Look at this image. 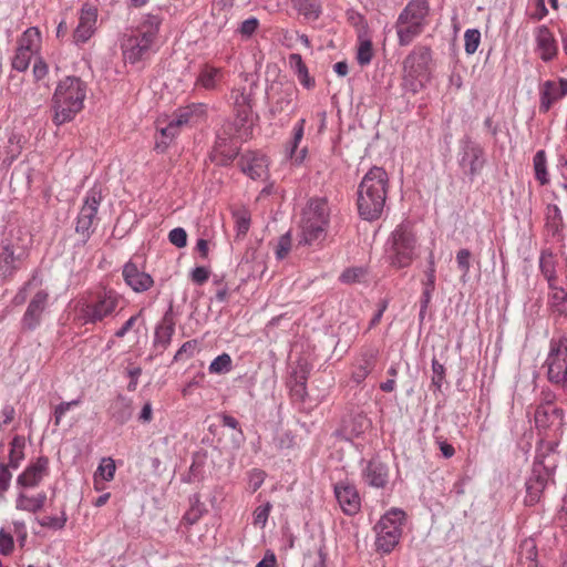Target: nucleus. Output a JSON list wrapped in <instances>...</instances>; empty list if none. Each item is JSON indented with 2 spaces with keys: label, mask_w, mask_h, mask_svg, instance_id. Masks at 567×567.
Returning <instances> with one entry per match:
<instances>
[{
  "label": "nucleus",
  "mask_w": 567,
  "mask_h": 567,
  "mask_svg": "<svg viewBox=\"0 0 567 567\" xmlns=\"http://www.w3.org/2000/svg\"><path fill=\"white\" fill-rule=\"evenodd\" d=\"M102 200L101 192L92 188L87 192L75 223V233L80 243L84 246L94 233V221L97 219V210Z\"/></svg>",
  "instance_id": "9b49d317"
},
{
  "label": "nucleus",
  "mask_w": 567,
  "mask_h": 567,
  "mask_svg": "<svg viewBox=\"0 0 567 567\" xmlns=\"http://www.w3.org/2000/svg\"><path fill=\"white\" fill-rule=\"evenodd\" d=\"M549 289L550 293L548 305L551 312L558 316L567 317V291L558 285L556 288Z\"/></svg>",
  "instance_id": "2f4dec72"
},
{
  "label": "nucleus",
  "mask_w": 567,
  "mask_h": 567,
  "mask_svg": "<svg viewBox=\"0 0 567 567\" xmlns=\"http://www.w3.org/2000/svg\"><path fill=\"white\" fill-rule=\"evenodd\" d=\"M548 381L567 394V334L554 336L545 360Z\"/></svg>",
  "instance_id": "6e6552de"
},
{
  "label": "nucleus",
  "mask_w": 567,
  "mask_h": 567,
  "mask_svg": "<svg viewBox=\"0 0 567 567\" xmlns=\"http://www.w3.org/2000/svg\"><path fill=\"white\" fill-rule=\"evenodd\" d=\"M196 348H197V341L196 340L186 341L178 349V351L176 352L174 359L177 361V360H182L184 358V355H186L187 358L193 357Z\"/></svg>",
  "instance_id": "bf43d9fd"
},
{
  "label": "nucleus",
  "mask_w": 567,
  "mask_h": 567,
  "mask_svg": "<svg viewBox=\"0 0 567 567\" xmlns=\"http://www.w3.org/2000/svg\"><path fill=\"white\" fill-rule=\"evenodd\" d=\"M557 400L556 393L550 390H543L540 393V402L536 408H547V406H556L555 402Z\"/></svg>",
  "instance_id": "338daca9"
},
{
  "label": "nucleus",
  "mask_w": 567,
  "mask_h": 567,
  "mask_svg": "<svg viewBox=\"0 0 567 567\" xmlns=\"http://www.w3.org/2000/svg\"><path fill=\"white\" fill-rule=\"evenodd\" d=\"M389 465L379 457H372L362 470L365 484L375 488H384L389 482Z\"/></svg>",
  "instance_id": "412c9836"
},
{
  "label": "nucleus",
  "mask_w": 567,
  "mask_h": 567,
  "mask_svg": "<svg viewBox=\"0 0 567 567\" xmlns=\"http://www.w3.org/2000/svg\"><path fill=\"white\" fill-rule=\"evenodd\" d=\"M472 254L468 249L463 248L457 251L456 255V262L461 271L463 272V276H466L470 271V260H471Z\"/></svg>",
  "instance_id": "6e6d98bb"
},
{
  "label": "nucleus",
  "mask_w": 567,
  "mask_h": 567,
  "mask_svg": "<svg viewBox=\"0 0 567 567\" xmlns=\"http://www.w3.org/2000/svg\"><path fill=\"white\" fill-rule=\"evenodd\" d=\"M432 384L440 390L445 379V368L436 358L432 359Z\"/></svg>",
  "instance_id": "8fccbe9b"
},
{
  "label": "nucleus",
  "mask_w": 567,
  "mask_h": 567,
  "mask_svg": "<svg viewBox=\"0 0 567 567\" xmlns=\"http://www.w3.org/2000/svg\"><path fill=\"white\" fill-rule=\"evenodd\" d=\"M373 58V48L370 40H363L360 42L357 53V61L361 66L370 64Z\"/></svg>",
  "instance_id": "79ce46f5"
},
{
  "label": "nucleus",
  "mask_w": 567,
  "mask_h": 567,
  "mask_svg": "<svg viewBox=\"0 0 567 567\" xmlns=\"http://www.w3.org/2000/svg\"><path fill=\"white\" fill-rule=\"evenodd\" d=\"M203 467H204V460L200 456L195 455L193 458V463L189 467L188 476L185 481L187 483H192L195 481H202L204 478Z\"/></svg>",
  "instance_id": "a18cd8bd"
},
{
  "label": "nucleus",
  "mask_w": 567,
  "mask_h": 567,
  "mask_svg": "<svg viewBox=\"0 0 567 567\" xmlns=\"http://www.w3.org/2000/svg\"><path fill=\"white\" fill-rule=\"evenodd\" d=\"M14 542L13 537L6 533L3 529H0V554L3 556H8L13 551Z\"/></svg>",
  "instance_id": "4d7b16f0"
},
{
  "label": "nucleus",
  "mask_w": 567,
  "mask_h": 567,
  "mask_svg": "<svg viewBox=\"0 0 567 567\" xmlns=\"http://www.w3.org/2000/svg\"><path fill=\"white\" fill-rule=\"evenodd\" d=\"M115 471H116V466H115L113 458H111V457L102 458L101 464L99 465L97 470L94 473L95 489H97V491L101 489V487L99 485L100 478H102L103 481L110 482L114 478Z\"/></svg>",
  "instance_id": "c9c22d12"
},
{
  "label": "nucleus",
  "mask_w": 567,
  "mask_h": 567,
  "mask_svg": "<svg viewBox=\"0 0 567 567\" xmlns=\"http://www.w3.org/2000/svg\"><path fill=\"white\" fill-rule=\"evenodd\" d=\"M272 508L271 503L267 502L264 505L258 506L254 511V525L259 526L260 528H264L267 524L270 511Z\"/></svg>",
  "instance_id": "49530a36"
},
{
  "label": "nucleus",
  "mask_w": 567,
  "mask_h": 567,
  "mask_svg": "<svg viewBox=\"0 0 567 567\" xmlns=\"http://www.w3.org/2000/svg\"><path fill=\"white\" fill-rule=\"evenodd\" d=\"M417 238L410 223L399 224L386 241L388 262L395 269L408 268L419 256Z\"/></svg>",
  "instance_id": "7ed1b4c3"
},
{
  "label": "nucleus",
  "mask_w": 567,
  "mask_h": 567,
  "mask_svg": "<svg viewBox=\"0 0 567 567\" xmlns=\"http://www.w3.org/2000/svg\"><path fill=\"white\" fill-rule=\"evenodd\" d=\"M189 509L184 514L182 523L192 526L196 524L204 513L206 512L204 503L200 502L199 494H194L189 497Z\"/></svg>",
  "instance_id": "72a5a7b5"
},
{
  "label": "nucleus",
  "mask_w": 567,
  "mask_h": 567,
  "mask_svg": "<svg viewBox=\"0 0 567 567\" xmlns=\"http://www.w3.org/2000/svg\"><path fill=\"white\" fill-rule=\"evenodd\" d=\"M209 278V270L205 267L198 266L192 271V280L197 285H203Z\"/></svg>",
  "instance_id": "69168bd1"
},
{
  "label": "nucleus",
  "mask_w": 567,
  "mask_h": 567,
  "mask_svg": "<svg viewBox=\"0 0 567 567\" xmlns=\"http://www.w3.org/2000/svg\"><path fill=\"white\" fill-rule=\"evenodd\" d=\"M557 522L561 528L567 533V494L563 498L561 508L557 515Z\"/></svg>",
  "instance_id": "774afa93"
},
{
  "label": "nucleus",
  "mask_w": 567,
  "mask_h": 567,
  "mask_svg": "<svg viewBox=\"0 0 567 567\" xmlns=\"http://www.w3.org/2000/svg\"><path fill=\"white\" fill-rule=\"evenodd\" d=\"M464 49L471 55L474 54L481 43V32L477 29H467L464 33Z\"/></svg>",
  "instance_id": "a19ab883"
},
{
  "label": "nucleus",
  "mask_w": 567,
  "mask_h": 567,
  "mask_svg": "<svg viewBox=\"0 0 567 567\" xmlns=\"http://www.w3.org/2000/svg\"><path fill=\"white\" fill-rule=\"evenodd\" d=\"M24 446L25 440L23 436H13L10 442L9 461L7 463L9 466H11L12 470L19 468L22 461L24 460Z\"/></svg>",
  "instance_id": "473e14b6"
},
{
  "label": "nucleus",
  "mask_w": 567,
  "mask_h": 567,
  "mask_svg": "<svg viewBox=\"0 0 567 567\" xmlns=\"http://www.w3.org/2000/svg\"><path fill=\"white\" fill-rule=\"evenodd\" d=\"M122 296L112 288L102 287L94 292L91 301L81 308V318L86 324H96L116 313Z\"/></svg>",
  "instance_id": "0eeeda50"
},
{
  "label": "nucleus",
  "mask_w": 567,
  "mask_h": 567,
  "mask_svg": "<svg viewBox=\"0 0 567 567\" xmlns=\"http://www.w3.org/2000/svg\"><path fill=\"white\" fill-rule=\"evenodd\" d=\"M16 410L13 405L6 404L0 411V431L4 425L10 424L14 420Z\"/></svg>",
  "instance_id": "e2e57ef3"
},
{
  "label": "nucleus",
  "mask_w": 567,
  "mask_h": 567,
  "mask_svg": "<svg viewBox=\"0 0 567 567\" xmlns=\"http://www.w3.org/2000/svg\"><path fill=\"white\" fill-rule=\"evenodd\" d=\"M206 112L207 106L204 103H190L178 107L174 112L171 121L164 127L159 128L162 137L168 140L175 138L182 127L199 123L206 116Z\"/></svg>",
  "instance_id": "f8f14e48"
},
{
  "label": "nucleus",
  "mask_w": 567,
  "mask_h": 567,
  "mask_svg": "<svg viewBox=\"0 0 567 567\" xmlns=\"http://www.w3.org/2000/svg\"><path fill=\"white\" fill-rule=\"evenodd\" d=\"M432 54L427 47H416L404 60V70L411 76H419L426 72Z\"/></svg>",
  "instance_id": "393cba45"
},
{
  "label": "nucleus",
  "mask_w": 567,
  "mask_h": 567,
  "mask_svg": "<svg viewBox=\"0 0 567 567\" xmlns=\"http://www.w3.org/2000/svg\"><path fill=\"white\" fill-rule=\"evenodd\" d=\"M223 76V69L205 64L200 69L199 74L196 79V85H199L205 90L214 91L217 90Z\"/></svg>",
  "instance_id": "7c9ffc66"
},
{
  "label": "nucleus",
  "mask_w": 567,
  "mask_h": 567,
  "mask_svg": "<svg viewBox=\"0 0 567 567\" xmlns=\"http://www.w3.org/2000/svg\"><path fill=\"white\" fill-rule=\"evenodd\" d=\"M122 276L125 284L135 292H144L154 284L152 276L142 271L137 265L132 261H127L123 266Z\"/></svg>",
  "instance_id": "5701e85b"
},
{
  "label": "nucleus",
  "mask_w": 567,
  "mask_h": 567,
  "mask_svg": "<svg viewBox=\"0 0 567 567\" xmlns=\"http://www.w3.org/2000/svg\"><path fill=\"white\" fill-rule=\"evenodd\" d=\"M29 256V248L20 237L4 238L0 250V279L11 280L25 266Z\"/></svg>",
  "instance_id": "1a4fd4ad"
},
{
  "label": "nucleus",
  "mask_w": 567,
  "mask_h": 567,
  "mask_svg": "<svg viewBox=\"0 0 567 567\" xmlns=\"http://www.w3.org/2000/svg\"><path fill=\"white\" fill-rule=\"evenodd\" d=\"M32 56L30 44H21L12 59V68L19 72H23L29 68Z\"/></svg>",
  "instance_id": "e433bc0d"
},
{
  "label": "nucleus",
  "mask_w": 567,
  "mask_h": 567,
  "mask_svg": "<svg viewBox=\"0 0 567 567\" xmlns=\"http://www.w3.org/2000/svg\"><path fill=\"white\" fill-rule=\"evenodd\" d=\"M291 244V234L289 231L280 236L275 251L277 259L282 260L288 256Z\"/></svg>",
  "instance_id": "09e8293b"
},
{
  "label": "nucleus",
  "mask_w": 567,
  "mask_h": 567,
  "mask_svg": "<svg viewBox=\"0 0 567 567\" xmlns=\"http://www.w3.org/2000/svg\"><path fill=\"white\" fill-rule=\"evenodd\" d=\"M225 143H226V140L225 138H220L219 141L216 142V146H215V151L218 154H220V156L223 157L220 159V163L223 165H227L228 163L233 162L237 157V155H238L237 148L226 150L224 147Z\"/></svg>",
  "instance_id": "de8ad7c7"
},
{
  "label": "nucleus",
  "mask_w": 567,
  "mask_h": 567,
  "mask_svg": "<svg viewBox=\"0 0 567 567\" xmlns=\"http://www.w3.org/2000/svg\"><path fill=\"white\" fill-rule=\"evenodd\" d=\"M557 260L555 255L549 249H544L539 256V269L548 284V288H556L558 282L557 277Z\"/></svg>",
  "instance_id": "c756f323"
},
{
  "label": "nucleus",
  "mask_w": 567,
  "mask_h": 567,
  "mask_svg": "<svg viewBox=\"0 0 567 567\" xmlns=\"http://www.w3.org/2000/svg\"><path fill=\"white\" fill-rule=\"evenodd\" d=\"M168 239L174 246L183 248L187 244V233L184 228L176 227L169 231Z\"/></svg>",
  "instance_id": "864d4df0"
},
{
  "label": "nucleus",
  "mask_w": 567,
  "mask_h": 567,
  "mask_svg": "<svg viewBox=\"0 0 567 567\" xmlns=\"http://www.w3.org/2000/svg\"><path fill=\"white\" fill-rule=\"evenodd\" d=\"M49 474V458L39 456L30 463L17 477V486L21 488H34Z\"/></svg>",
  "instance_id": "dca6fc26"
},
{
  "label": "nucleus",
  "mask_w": 567,
  "mask_h": 567,
  "mask_svg": "<svg viewBox=\"0 0 567 567\" xmlns=\"http://www.w3.org/2000/svg\"><path fill=\"white\" fill-rule=\"evenodd\" d=\"M79 404V400H73L70 402H62L56 405L54 410V425H60L63 415L71 409V406Z\"/></svg>",
  "instance_id": "052dcab7"
},
{
  "label": "nucleus",
  "mask_w": 567,
  "mask_h": 567,
  "mask_svg": "<svg viewBox=\"0 0 567 567\" xmlns=\"http://www.w3.org/2000/svg\"><path fill=\"white\" fill-rule=\"evenodd\" d=\"M107 413L116 424H125L132 417V400L122 394H117L116 398L112 400Z\"/></svg>",
  "instance_id": "cd10ccee"
},
{
  "label": "nucleus",
  "mask_w": 567,
  "mask_h": 567,
  "mask_svg": "<svg viewBox=\"0 0 567 567\" xmlns=\"http://www.w3.org/2000/svg\"><path fill=\"white\" fill-rule=\"evenodd\" d=\"M293 7L308 20H317L321 14L319 0H292Z\"/></svg>",
  "instance_id": "f704fd0d"
},
{
  "label": "nucleus",
  "mask_w": 567,
  "mask_h": 567,
  "mask_svg": "<svg viewBox=\"0 0 567 567\" xmlns=\"http://www.w3.org/2000/svg\"><path fill=\"white\" fill-rule=\"evenodd\" d=\"M389 188V176L383 167L373 166L363 176L358 187V212L364 220H377L381 217Z\"/></svg>",
  "instance_id": "f257e3e1"
},
{
  "label": "nucleus",
  "mask_w": 567,
  "mask_h": 567,
  "mask_svg": "<svg viewBox=\"0 0 567 567\" xmlns=\"http://www.w3.org/2000/svg\"><path fill=\"white\" fill-rule=\"evenodd\" d=\"M86 84L78 76L61 80L52 96V121L56 126L71 122L83 109Z\"/></svg>",
  "instance_id": "f03ea898"
},
{
  "label": "nucleus",
  "mask_w": 567,
  "mask_h": 567,
  "mask_svg": "<svg viewBox=\"0 0 567 567\" xmlns=\"http://www.w3.org/2000/svg\"><path fill=\"white\" fill-rule=\"evenodd\" d=\"M564 416V410L558 406L536 408L534 414L535 425L547 435L558 436L563 433L565 425Z\"/></svg>",
  "instance_id": "2eb2a0df"
},
{
  "label": "nucleus",
  "mask_w": 567,
  "mask_h": 567,
  "mask_svg": "<svg viewBox=\"0 0 567 567\" xmlns=\"http://www.w3.org/2000/svg\"><path fill=\"white\" fill-rule=\"evenodd\" d=\"M405 513L399 508L386 512L375 525L377 548L383 554H390L399 544L402 536V525Z\"/></svg>",
  "instance_id": "9d476101"
},
{
  "label": "nucleus",
  "mask_w": 567,
  "mask_h": 567,
  "mask_svg": "<svg viewBox=\"0 0 567 567\" xmlns=\"http://www.w3.org/2000/svg\"><path fill=\"white\" fill-rule=\"evenodd\" d=\"M50 295L47 290L37 291L30 299L28 307L21 318L22 331H34L40 327L43 315L49 306Z\"/></svg>",
  "instance_id": "4468645a"
},
{
  "label": "nucleus",
  "mask_w": 567,
  "mask_h": 567,
  "mask_svg": "<svg viewBox=\"0 0 567 567\" xmlns=\"http://www.w3.org/2000/svg\"><path fill=\"white\" fill-rule=\"evenodd\" d=\"M234 218L237 237H245L250 227V215L247 212H236Z\"/></svg>",
  "instance_id": "c03bdc74"
},
{
  "label": "nucleus",
  "mask_w": 567,
  "mask_h": 567,
  "mask_svg": "<svg viewBox=\"0 0 567 567\" xmlns=\"http://www.w3.org/2000/svg\"><path fill=\"white\" fill-rule=\"evenodd\" d=\"M430 12L427 0H410L395 22L398 41L401 47L409 45L425 29Z\"/></svg>",
  "instance_id": "20e7f679"
},
{
  "label": "nucleus",
  "mask_w": 567,
  "mask_h": 567,
  "mask_svg": "<svg viewBox=\"0 0 567 567\" xmlns=\"http://www.w3.org/2000/svg\"><path fill=\"white\" fill-rule=\"evenodd\" d=\"M334 496L346 515H355L361 508V499L353 484L340 482L334 485Z\"/></svg>",
  "instance_id": "a211bd4d"
},
{
  "label": "nucleus",
  "mask_w": 567,
  "mask_h": 567,
  "mask_svg": "<svg viewBox=\"0 0 567 567\" xmlns=\"http://www.w3.org/2000/svg\"><path fill=\"white\" fill-rule=\"evenodd\" d=\"M37 520L42 527H48V528H52V529H62L65 526L66 517H65V514L63 513V515L61 517L44 516Z\"/></svg>",
  "instance_id": "603ef678"
},
{
  "label": "nucleus",
  "mask_w": 567,
  "mask_h": 567,
  "mask_svg": "<svg viewBox=\"0 0 567 567\" xmlns=\"http://www.w3.org/2000/svg\"><path fill=\"white\" fill-rule=\"evenodd\" d=\"M567 95V80L560 79L559 82L546 81L540 89L539 112L547 113L551 105Z\"/></svg>",
  "instance_id": "b1692460"
},
{
  "label": "nucleus",
  "mask_w": 567,
  "mask_h": 567,
  "mask_svg": "<svg viewBox=\"0 0 567 567\" xmlns=\"http://www.w3.org/2000/svg\"><path fill=\"white\" fill-rule=\"evenodd\" d=\"M534 169L535 177L540 183V185H546L548 179V174L546 169V155L545 151H538L534 156Z\"/></svg>",
  "instance_id": "ea45409f"
},
{
  "label": "nucleus",
  "mask_w": 567,
  "mask_h": 567,
  "mask_svg": "<svg viewBox=\"0 0 567 567\" xmlns=\"http://www.w3.org/2000/svg\"><path fill=\"white\" fill-rule=\"evenodd\" d=\"M238 164L241 172L251 179L264 181L268 177V159L262 154L248 152L240 157Z\"/></svg>",
  "instance_id": "aec40b11"
},
{
  "label": "nucleus",
  "mask_w": 567,
  "mask_h": 567,
  "mask_svg": "<svg viewBox=\"0 0 567 567\" xmlns=\"http://www.w3.org/2000/svg\"><path fill=\"white\" fill-rule=\"evenodd\" d=\"M233 369V360L228 353L216 357L208 367L212 374H225Z\"/></svg>",
  "instance_id": "58836bf2"
},
{
  "label": "nucleus",
  "mask_w": 567,
  "mask_h": 567,
  "mask_svg": "<svg viewBox=\"0 0 567 567\" xmlns=\"http://www.w3.org/2000/svg\"><path fill=\"white\" fill-rule=\"evenodd\" d=\"M300 82V84L307 90H311L316 85V81L312 76H310L307 65L295 73Z\"/></svg>",
  "instance_id": "680f3d73"
},
{
  "label": "nucleus",
  "mask_w": 567,
  "mask_h": 567,
  "mask_svg": "<svg viewBox=\"0 0 567 567\" xmlns=\"http://www.w3.org/2000/svg\"><path fill=\"white\" fill-rule=\"evenodd\" d=\"M258 25H259V21L257 18H254V17L249 18L241 22V24L239 27V33L243 37L249 38L256 32V30L258 29Z\"/></svg>",
  "instance_id": "13d9d810"
},
{
  "label": "nucleus",
  "mask_w": 567,
  "mask_h": 567,
  "mask_svg": "<svg viewBox=\"0 0 567 567\" xmlns=\"http://www.w3.org/2000/svg\"><path fill=\"white\" fill-rule=\"evenodd\" d=\"M460 166L464 173L473 179L481 173L485 165L484 150L470 136L461 140Z\"/></svg>",
  "instance_id": "ddd939ff"
},
{
  "label": "nucleus",
  "mask_w": 567,
  "mask_h": 567,
  "mask_svg": "<svg viewBox=\"0 0 567 567\" xmlns=\"http://www.w3.org/2000/svg\"><path fill=\"white\" fill-rule=\"evenodd\" d=\"M305 124H306V120L300 118L298 121V123L296 124V126L293 127V137H292V143H291V148H290V157L291 158L293 157V154L296 153L297 147L303 137Z\"/></svg>",
  "instance_id": "5fc2aeb1"
},
{
  "label": "nucleus",
  "mask_w": 567,
  "mask_h": 567,
  "mask_svg": "<svg viewBox=\"0 0 567 567\" xmlns=\"http://www.w3.org/2000/svg\"><path fill=\"white\" fill-rule=\"evenodd\" d=\"M265 481V472L261 470H252L249 474V486L256 492Z\"/></svg>",
  "instance_id": "0e129e2a"
},
{
  "label": "nucleus",
  "mask_w": 567,
  "mask_h": 567,
  "mask_svg": "<svg viewBox=\"0 0 567 567\" xmlns=\"http://www.w3.org/2000/svg\"><path fill=\"white\" fill-rule=\"evenodd\" d=\"M161 21L156 17H148L137 31L127 37L122 43L124 60L135 64L150 56L152 47L157 39Z\"/></svg>",
  "instance_id": "423d86ee"
},
{
  "label": "nucleus",
  "mask_w": 567,
  "mask_h": 567,
  "mask_svg": "<svg viewBox=\"0 0 567 567\" xmlns=\"http://www.w3.org/2000/svg\"><path fill=\"white\" fill-rule=\"evenodd\" d=\"M549 473L544 467L542 468L540 465L535 464L533 467L532 475L527 478L525 486H526V497L525 503L527 505H534L539 499L540 496L548 483Z\"/></svg>",
  "instance_id": "4be33fe9"
},
{
  "label": "nucleus",
  "mask_w": 567,
  "mask_h": 567,
  "mask_svg": "<svg viewBox=\"0 0 567 567\" xmlns=\"http://www.w3.org/2000/svg\"><path fill=\"white\" fill-rule=\"evenodd\" d=\"M535 38L539 58L544 62L551 61L558 52L557 42L553 32L547 25L543 24L536 28Z\"/></svg>",
  "instance_id": "a878e982"
},
{
  "label": "nucleus",
  "mask_w": 567,
  "mask_h": 567,
  "mask_svg": "<svg viewBox=\"0 0 567 567\" xmlns=\"http://www.w3.org/2000/svg\"><path fill=\"white\" fill-rule=\"evenodd\" d=\"M330 220V208L326 198H311L302 213L300 244L312 245L323 240Z\"/></svg>",
  "instance_id": "39448f33"
},
{
  "label": "nucleus",
  "mask_w": 567,
  "mask_h": 567,
  "mask_svg": "<svg viewBox=\"0 0 567 567\" xmlns=\"http://www.w3.org/2000/svg\"><path fill=\"white\" fill-rule=\"evenodd\" d=\"M96 20V7L84 3L80 11L79 24L73 32V39L76 44L85 43L93 35Z\"/></svg>",
  "instance_id": "6ab92c4d"
},
{
  "label": "nucleus",
  "mask_w": 567,
  "mask_h": 567,
  "mask_svg": "<svg viewBox=\"0 0 567 567\" xmlns=\"http://www.w3.org/2000/svg\"><path fill=\"white\" fill-rule=\"evenodd\" d=\"M371 427V420L363 413L351 414L343 420L342 425L334 435L343 441L351 442L361 437Z\"/></svg>",
  "instance_id": "f3484780"
},
{
  "label": "nucleus",
  "mask_w": 567,
  "mask_h": 567,
  "mask_svg": "<svg viewBox=\"0 0 567 567\" xmlns=\"http://www.w3.org/2000/svg\"><path fill=\"white\" fill-rule=\"evenodd\" d=\"M9 464L0 463V497H3L10 487L12 473Z\"/></svg>",
  "instance_id": "3c124183"
},
{
  "label": "nucleus",
  "mask_w": 567,
  "mask_h": 567,
  "mask_svg": "<svg viewBox=\"0 0 567 567\" xmlns=\"http://www.w3.org/2000/svg\"><path fill=\"white\" fill-rule=\"evenodd\" d=\"M175 316L173 306L171 305L166 312L164 313L161 322L155 328L154 334V346L161 347L162 349H166L171 341L172 337L175 332Z\"/></svg>",
  "instance_id": "bb28decb"
},
{
  "label": "nucleus",
  "mask_w": 567,
  "mask_h": 567,
  "mask_svg": "<svg viewBox=\"0 0 567 567\" xmlns=\"http://www.w3.org/2000/svg\"><path fill=\"white\" fill-rule=\"evenodd\" d=\"M16 508L19 511H25L30 513L39 512V507L33 496H28L25 493L20 492L16 499Z\"/></svg>",
  "instance_id": "37998d69"
},
{
  "label": "nucleus",
  "mask_w": 567,
  "mask_h": 567,
  "mask_svg": "<svg viewBox=\"0 0 567 567\" xmlns=\"http://www.w3.org/2000/svg\"><path fill=\"white\" fill-rule=\"evenodd\" d=\"M377 362V352L373 350L363 351L353 367L352 380L360 384L372 372Z\"/></svg>",
  "instance_id": "c85d7f7f"
},
{
  "label": "nucleus",
  "mask_w": 567,
  "mask_h": 567,
  "mask_svg": "<svg viewBox=\"0 0 567 567\" xmlns=\"http://www.w3.org/2000/svg\"><path fill=\"white\" fill-rule=\"evenodd\" d=\"M546 226L554 234L558 233L563 226L561 212L555 204H549L546 208Z\"/></svg>",
  "instance_id": "4c0bfd02"
}]
</instances>
